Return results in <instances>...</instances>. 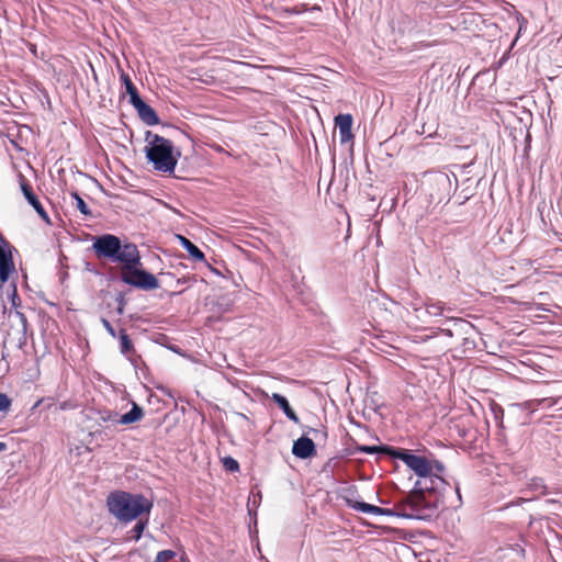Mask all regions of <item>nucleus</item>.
<instances>
[{
	"label": "nucleus",
	"instance_id": "34",
	"mask_svg": "<svg viewBox=\"0 0 562 562\" xmlns=\"http://www.w3.org/2000/svg\"><path fill=\"white\" fill-rule=\"evenodd\" d=\"M124 305H125L124 299L122 296H120L119 297V306L116 308V312L119 315H122L124 313Z\"/></svg>",
	"mask_w": 562,
	"mask_h": 562
},
{
	"label": "nucleus",
	"instance_id": "12",
	"mask_svg": "<svg viewBox=\"0 0 562 562\" xmlns=\"http://www.w3.org/2000/svg\"><path fill=\"white\" fill-rule=\"evenodd\" d=\"M180 245L189 252V255L196 261H205L204 254L191 240L182 235H177Z\"/></svg>",
	"mask_w": 562,
	"mask_h": 562
},
{
	"label": "nucleus",
	"instance_id": "20",
	"mask_svg": "<svg viewBox=\"0 0 562 562\" xmlns=\"http://www.w3.org/2000/svg\"><path fill=\"white\" fill-rule=\"evenodd\" d=\"M119 338H120V349H121L122 353L126 355L133 350L132 340L130 339L128 335L126 334V331L124 329H122L120 331Z\"/></svg>",
	"mask_w": 562,
	"mask_h": 562
},
{
	"label": "nucleus",
	"instance_id": "26",
	"mask_svg": "<svg viewBox=\"0 0 562 562\" xmlns=\"http://www.w3.org/2000/svg\"><path fill=\"white\" fill-rule=\"evenodd\" d=\"M119 418V414L112 411H106L101 415V419L103 422H113L117 424Z\"/></svg>",
	"mask_w": 562,
	"mask_h": 562
},
{
	"label": "nucleus",
	"instance_id": "10",
	"mask_svg": "<svg viewBox=\"0 0 562 562\" xmlns=\"http://www.w3.org/2000/svg\"><path fill=\"white\" fill-rule=\"evenodd\" d=\"M272 401L278 404V406L283 411L284 415L292 422H294L295 424H299L300 423V418L299 416L296 415V413L292 409V407L290 406L288 400L285 396L279 394V393H273L272 396H271Z\"/></svg>",
	"mask_w": 562,
	"mask_h": 562
},
{
	"label": "nucleus",
	"instance_id": "33",
	"mask_svg": "<svg viewBox=\"0 0 562 562\" xmlns=\"http://www.w3.org/2000/svg\"><path fill=\"white\" fill-rule=\"evenodd\" d=\"M35 211L43 220L48 221V215L44 210L43 205H41L38 209H35Z\"/></svg>",
	"mask_w": 562,
	"mask_h": 562
},
{
	"label": "nucleus",
	"instance_id": "5",
	"mask_svg": "<svg viewBox=\"0 0 562 562\" xmlns=\"http://www.w3.org/2000/svg\"><path fill=\"white\" fill-rule=\"evenodd\" d=\"M92 250L99 259H106L114 263H121L137 248L133 243H122L121 238L112 234L94 236Z\"/></svg>",
	"mask_w": 562,
	"mask_h": 562
},
{
	"label": "nucleus",
	"instance_id": "13",
	"mask_svg": "<svg viewBox=\"0 0 562 562\" xmlns=\"http://www.w3.org/2000/svg\"><path fill=\"white\" fill-rule=\"evenodd\" d=\"M143 416H144L143 408L140 406H138L136 403H133L131 411L128 413L122 415L119 418L117 424H122V425L133 424V423L142 419Z\"/></svg>",
	"mask_w": 562,
	"mask_h": 562
},
{
	"label": "nucleus",
	"instance_id": "36",
	"mask_svg": "<svg viewBox=\"0 0 562 562\" xmlns=\"http://www.w3.org/2000/svg\"><path fill=\"white\" fill-rule=\"evenodd\" d=\"M30 204L34 207V210L38 209L42 205V203L38 201V199H35L33 201V203H30Z\"/></svg>",
	"mask_w": 562,
	"mask_h": 562
},
{
	"label": "nucleus",
	"instance_id": "17",
	"mask_svg": "<svg viewBox=\"0 0 562 562\" xmlns=\"http://www.w3.org/2000/svg\"><path fill=\"white\" fill-rule=\"evenodd\" d=\"M528 488L537 495L547 494V486L541 477H532L527 484Z\"/></svg>",
	"mask_w": 562,
	"mask_h": 562
},
{
	"label": "nucleus",
	"instance_id": "31",
	"mask_svg": "<svg viewBox=\"0 0 562 562\" xmlns=\"http://www.w3.org/2000/svg\"><path fill=\"white\" fill-rule=\"evenodd\" d=\"M380 448L375 446H362L359 448L361 452L373 454L375 453Z\"/></svg>",
	"mask_w": 562,
	"mask_h": 562
},
{
	"label": "nucleus",
	"instance_id": "18",
	"mask_svg": "<svg viewBox=\"0 0 562 562\" xmlns=\"http://www.w3.org/2000/svg\"><path fill=\"white\" fill-rule=\"evenodd\" d=\"M71 198L75 200L76 207L79 210L81 214L85 216H91L92 212L83 201V199L78 194V192L74 191L70 193Z\"/></svg>",
	"mask_w": 562,
	"mask_h": 562
},
{
	"label": "nucleus",
	"instance_id": "15",
	"mask_svg": "<svg viewBox=\"0 0 562 562\" xmlns=\"http://www.w3.org/2000/svg\"><path fill=\"white\" fill-rule=\"evenodd\" d=\"M426 312L431 316H441L445 311H451L450 307H446L441 301L429 300L425 303Z\"/></svg>",
	"mask_w": 562,
	"mask_h": 562
},
{
	"label": "nucleus",
	"instance_id": "2",
	"mask_svg": "<svg viewBox=\"0 0 562 562\" xmlns=\"http://www.w3.org/2000/svg\"><path fill=\"white\" fill-rule=\"evenodd\" d=\"M146 140V158L154 165V169L164 173L173 172L180 153L175 150L172 142L151 132H147Z\"/></svg>",
	"mask_w": 562,
	"mask_h": 562
},
{
	"label": "nucleus",
	"instance_id": "16",
	"mask_svg": "<svg viewBox=\"0 0 562 562\" xmlns=\"http://www.w3.org/2000/svg\"><path fill=\"white\" fill-rule=\"evenodd\" d=\"M18 177H19V184H20V188H21V191H22L24 198L26 199V201L29 203H33V201L35 199H37V196L34 194L31 184L27 182V180L25 179V177L22 173H19Z\"/></svg>",
	"mask_w": 562,
	"mask_h": 562
},
{
	"label": "nucleus",
	"instance_id": "23",
	"mask_svg": "<svg viewBox=\"0 0 562 562\" xmlns=\"http://www.w3.org/2000/svg\"><path fill=\"white\" fill-rule=\"evenodd\" d=\"M222 462H223V467L225 468L226 471H229V472H237V471H239V463L234 458L225 457L222 460Z\"/></svg>",
	"mask_w": 562,
	"mask_h": 562
},
{
	"label": "nucleus",
	"instance_id": "6",
	"mask_svg": "<svg viewBox=\"0 0 562 562\" xmlns=\"http://www.w3.org/2000/svg\"><path fill=\"white\" fill-rule=\"evenodd\" d=\"M346 503L348 507L366 514L397 516L406 519L419 520L418 514L413 509V507L409 505V503H407L405 498L397 502L393 508H383L364 502L353 501L351 498H346Z\"/></svg>",
	"mask_w": 562,
	"mask_h": 562
},
{
	"label": "nucleus",
	"instance_id": "19",
	"mask_svg": "<svg viewBox=\"0 0 562 562\" xmlns=\"http://www.w3.org/2000/svg\"><path fill=\"white\" fill-rule=\"evenodd\" d=\"M13 269L14 265L12 258L4 261H0V280L2 282L7 281Z\"/></svg>",
	"mask_w": 562,
	"mask_h": 562
},
{
	"label": "nucleus",
	"instance_id": "32",
	"mask_svg": "<svg viewBox=\"0 0 562 562\" xmlns=\"http://www.w3.org/2000/svg\"><path fill=\"white\" fill-rule=\"evenodd\" d=\"M11 258H12L11 252L9 250L3 249L0 246V261H4V260L11 259Z\"/></svg>",
	"mask_w": 562,
	"mask_h": 562
},
{
	"label": "nucleus",
	"instance_id": "8",
	"mask_svg": "<svg viewBox=\"0 0 562 562\" xmlns=\"http://www.w3.org/2000/svg\"><path fill=\"white\" fill-rule=\"evenodd\" d=\"M352 122L353 120L351 114H338L335 117V125L339 131V139L341 144H346L353 138V134L351 132Z\"/></svg>",
	"mask_w": 562,
	"mask_h": 562
},
{
	"label": "nucleus",
	"instance_id": "39",
	"mask_svg": "<svg viewBox=\"0 0 562 562\" xmlns=\"http://www.w3.org/2000/svg\"><path fill=\"white\" fill-rule=\"evenodd\" d=\"M454 488H456V493H457L458 497L461 498L460 487H459L458 483H456V487Z\"/></svg>",
	"mask_w": 562,
	"mask_h": 562
},
{
	"label": "nucleus",
	"instance_id": "14",
	"mask_svg": "<svg viewBox=\"0 0 562 562\" xmlns=\"http://www.w3.org/2000/svg\"><path fill=\"white\" fill-rule=\"evenodd\" d=\"M559 398H552V397H543V398H536L530 400L525 403V407L531 411L537 409L538 407L541 408H550L558 404Z\"/></svg>",
	"mask_w": 562,
	"mask_h": 562
},
{
	"label": "nucleus",
	"instance_id": "29",
	"mask_svg": "<svg viewBox=\"0 0 562 562\" xmlns=\"http://www.w3.org/2000/svg\"><path fill=\"white\" fill-rule=\"evenodd\" d=\"M101 323H102L103 327L105 328V330L112 337H116V331H115L114 327L112 326V324L106 318H101Z\"/></svg>",
	"mask_w": 562,
	"mask_h": 562
},
{
	"label": "nucleus",
	"instance_id": "22",
	"mask_svg": "<svg viewBox=\"0 0 562 562\" xmlns=\"http://www.w3.org/2000/svg\"><path fill=\"white\" fill-rule=\"evenodd\" d=\"M176 555H177V553L173 550H169V549L162 550L157 553L154 562H168V561L172 560L173 558H176Z\"/></svg>",
	"mask_w": 562,
	"mask_h": 562
},
{
	"label": "nucleus",
	"instance_id": "27",
	"mask_svg": "<svg viewBox=\"0 0 562 562\" xmlns=\"http://www.w3.org/2000/svg\"><path fill=\"white\" fill-rule=\"evenodd\" d=\"M11 405V400L7 394L0 393V412L9 409Z\"/></svg>",
	"mask_w": 562,
	"mask_h": 562
},
{
	"label": "nucleus",
	"instance_id": "28",
	"mask_svg": "<svg viewBox=\"0 0 562 562\" xmlns=\"http://www.w3.org/2000/svg\"><path fill=\"white\" fill-rule=\"evenodd\" d=\"M45 404L47 408H50L54 405V398L48 397H42L40 398L33 406V409L37 408L40 405Z\"/></svg>",
	"mask_w": 562,
	"mask_h": 562
},
{
	"label": "nucleus",
	"instance_id": "25",
	"mask_svg": "<svg viewBox=\"0 0 562 562\" xmlns=\"http://www.w3.org/2000/svg\"><path fill=\"white\" fill-rule=\"evenodd\" d=\"M121 78L125 85L127 93H132L137 90L136 87L134 86V83L132 82L131 78L128 77V75L122 74Z\"/></svg>",
	"mask_w": 562,
	"mask_h": 562
},
{
	"label": "nucleus",
	"instance_id": "1",
	"mask_svg": "<svg viewBox=\"0 0 562 562\" xmlns=\"http://www.w3.org/2000/svg\"><path fill=\"white\" fill-rule=\"evenodd\" d=\"M394 457L418 476L405 499L418 514L419 520L431 519L442 504V494L449 485L443 477L445 465L436 459H428L405 449L396 450Z\"/></svg>",
	"mask_w": 562,
	"mask_h": 562
},
{
	"label": "nucleus",
	"instance_id": "38",
	"mask_svg": "<svg viewBox=\"0 0 562 562\" xmlns=\"http://www.w3.org/2000/svg\"><path fill=\"white\" fill-rule=\"evenodd\" d=\"M442 333L446 335V336H449L451 337L452 336V331L450 329H442Z\"/></svg>",
	"mask_w": 562,
	"mask_h": 562
},
{
	"label": "nucleus",
	"instance_id": "30",
	"mask_svg": "<svg viewBox=\"0 0 562 562\" xmlns=\"http://www.w3.org/2000/svg\"><path fill=\"white\" fill-rule=\"evenodd\" d=\"M77 405L72 401H64L59 404L58 409L59 411H70L75 409Z\"/></svg>",
	"mask_w": 562,
	"mask_h": 562
},
{
	"label": "nucleus",
	"instance_id": "24",
	"mask_svg": "<svg viewBox=\"0 0 562 562\" xmlns=\"http://www.w3.org/2000/svg\"><path fill=\"white\" fill-rule=\"evenodd\" d=\"M130 95V102L132 105L137 110L145 101L139 97L138 91L128 93Z\"/></svg>",
	"mask_w": 562,
	"mask_h": 562
},
{
	"label": "nucleus",
	"instance_id": "9",
	"mask_svg": "<svg viewBox=\"0 0 562 562\" xmlns=\"http://www.w3.org/2000/svg\"><path fill=\"white\" fill-rule=\"evenodd\" d=\"M316 452L313 440L308 437L302 436L294 441L292 453L300 459H307Z\"/></svg>",
	"mask_w": 562,
	"mask_h": 562
},
{
	"label": "nucleus",
	"instance_id": "11",
	"mask_svg": "<svg viewBox=\"0 0 562 562\" xmlns=\"http://www.w3.org/2000/svg\"><path fill=\"white\" fill-rule=\"evenodd\" d=\"M136 111H137L140 120L145 124L153 126V125H157L159 123V117H158L156 111L150 105H148L146 102H144Z\"/></svg>",
	"mask_w": 562,
	"mask_h": 562
},
{
	"label": "nucleus",
	"instance_id": "7",
	"mask_svg": "<svg viewBox=\"0 0 562 562\" xmlns=\"http://www.w3.org/2000/svg\"><path fill=\"white\" fill-rule=\"evenodd\" d=\"M430 184L435 187L436 192H430L429 195L432 201L438 203L449 196L450 179L446 173L434 175L430 179Z\"/></svg>",
	"mask_w": 562,
	"mask_h": 562
},
{
	"label": "nucleus",
	"instance_id": "21",
	"mask_svg": "<svg viewBox=\"0 0 562 562\" xmlns=\"http://www.w3.org/2000/svg\"><path fill=\"white\" fill-rule=\"evenodd\" d=\"M146 524L147 521L138 520L131 530V539H134L135 541L139 540L146 527Z\"/></svg>",
	"mask_w": 562,
	"mask_h": 562
},
{
	"label": "nucleus",
	"instance_id": "37",
	"mask_svg": "<svg viewBox=\"0 0 562 562\" xmlns=\"http://www.w3.org/2000/svg\"><path fill=\"white\" fill-rule=\"evenodd\" d=\"M7 449V443L0 441V452L4 451Z\"/></svg>",
	"mask_w": 562,
	"mask_h": 562
},
{
	"label": "nucleus",
	"instance_id": "3",
	"mask_svg": "<svg viewBox=\"0 0 562 562\" xmlns=\"http://www.w3.org/2000/svg\"><path fill=\"white\" fill-rule=\"evenodd\" d=\"M108 506L117 519L128 522L142 514H148L153 504L142 494L115 492L108 497Z\"/></svg>",
	"mask_w": 562,
	"mask_h": 562
},
{
	"label": "nucleus",
	"instance_id": "4",
	"mask_svg": "<svg viewBox=\"0 0 562 562\" xmlns=\"http://www.w3.org/2000/svg\"><path fill=\"white\" fill-rule=\"evenodd\" d=\"M121 280L134 288L155 290L159 288L157 278L145 271L138 248L133 250L121 263Z\"/></svg>",
	"mask_w": 562,
	"mask_h": 562
},
{
	"label": "nucleus",
	"instance_id": "35",
	"mask_svg": "<svg viewBox=\"0 0 562 562\" xmlns=\"http://www.w3.org/2000/svg\"><path fill=\"white\" fill-rule=\"evenodd\" d=\"M456 324L459 325L461 328H463V326H469L470 324L461 318H457L454 319Z\"/></svg>",
	"mask_w": 562,
	"mask_h": 562
}]
</instances>
